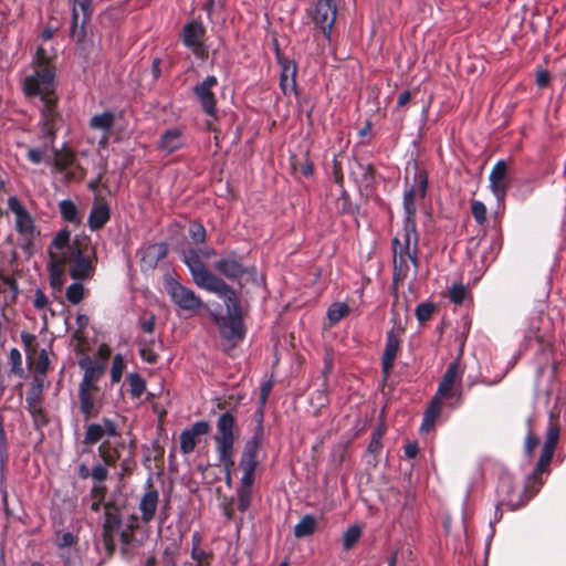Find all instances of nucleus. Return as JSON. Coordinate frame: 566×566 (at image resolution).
I'll list each match as a JSON object with an SVG mask.
<instances>
[{"label": "nucleus", "mask_w": 566, "mask_h": 566, "mask_svg": "<svg viewBox=\"0 0 566 566\" xmlns=\"http://www.w3.org/2000/svg\"><path fill=\"white\" fill-rule=\"evenodd\" d=\"M70 35L76 40L77 43H81L86 38L85 24L78 25V11L75 8L72 9V19H71V28Z\"/></svg>", "instance_id": "obj_40"}, {"label": "nucleus", "mask_w": 566, "mask_h": 566, "mask_svg": "<svg viewBox=\"0 0 566 566\" xmlns=\"http://www.w3.org/2000/svg\"><path fill=\"white\" fill-rule=\"evenodd\" d=\"M125 450L128 451V444L122 438L105 440L98 447V455L106 465L115 467Z\"/></svg>", "instance_id": "obj_18"}, {"label": "nucleus", "mask_w": 566, "mask_h": 566, "mask_svg": "<svg viewBox=\"0 0 566 566\" xmlns=\"http://www.w3.org/2000/svg\"><path fill=\"white\" fill-rule=\"evenodd\" d=\"M59 207L63 220L73 224H78L81 222L77 206L72 200L64 199L59 203Z\"/></svg>", "instance_id": "obj_32"}, {"label": "nucleus", "mask_w": 566, "mask_h": 566, "mask_svg": "<svg viewBox=\"0 0 566 566\" xmlns=\"http://www.w3.org/2000/svg\"><path fill=\"white\" fill-rule=\"evenodd\" d=\"M272 387H273V382L271 380L264 381L261 385L260 395H259V401L261 405L260 410H259V415H260L259 420L261 419V416L263 417V407L265 406V403L268 401V398L272 390Z\"/></svg>", "instance_id": "obj_63"}, {"label": "nucleus", "mask_w": 566, "mask_h": 566, "mask_svg": "<svg viewBox=\"0 0 566 566\" xmlns=\"http://www.w3.org/2000/svg\"><path fill=\"white\" fill-rule=\"evenodd\" d=\"M17 218V230L24 235H32L34 231V222L29 212L22 213Z\"/></svg>", "instance_id": "obj_45"}, {"label": "nucleus", "mask_w": 566, "mask_h": 566, "mask_svg": "<svg viewBox=\"0 0 566 566\" xmlns=\"http://www.w3.org/2000/svg\"><path fill=\"white\" fill-rule=\"evenodd\" d=\"M107 486L105 484H94L90 491V496L94 501L105 502Z\"/></svg>", "instance_id": "obj_64"}, {"label": "nucleus", "mask_w": 566, "mask_h": 566, "mask_svg": "<svg viewBox=\"0 0 566 566\" xmlns=\"http://www.w3.org/2000/svg\"><path fill=\"white\" fill-rule=\"evenodd\" d=\"M124 369L125 363L122 355H115L111 368V377L113 382H118L122 379Z\"/></svg>", "instance_id": "obj_52"}, {"label": "nucleus", "mask_w": 566, "mask_h": 566, "mask_svg": "<svg viewBox=\"0 0 566 566\" xmlns=\"http://www.w3.org/2000/svg\"><path fill=\"white\" fill-rule=\"evenodd\" d=\"M315 530H316L315 517L310 514H306L294 526V535L297 538L307 537V536L314 534Z\"/></svg>", "instance_id": "obj_33"}, {"label": "nucleus", "mask_w": 566, "mask_h": 566, "mask_svg": "<svg viewBox=\"0 0 566 566\" xmlns=\"http://www.w3.org/2000/svg\"><path fill=\"white\" fill-rule=\"evenodd\" d=\"M96 392H78L80 410L85 420L96 418L103 407L102 400L96 399Z\"/></svg>", "instance_id": "obj_24"}, {"label": "nucleus", "mask_w": 566, "mask_h": 566, "mask_svg": "<svg viewBox=\"0 0 566 566\" xmlns=\"http://www.w3.org/2000/svg\"><path fill=\"white\" fill-rule=\"evenodd\" d=\"M155 340H139L140 348L138 350L140 358L148 364H156L158 361V354L154 352L153 345Z\"/></svg>", "instance_id": "obj_41"}, {"label": "nucleus", "mask_w": 566, "mask_h": 566, "mask_svg": "<svg viewBox=\"0 0 566 566\" xmlns=\"http://www.w3.org/2000/svg\"><path fill=\"white\" fill-rule=\"evenodd\" d=\"M78 365L82 369H84L83 376L96 382H98L101 376L104 374V366L93 364L88 357L81 359Z\"/></svg>", "instance_id": "obj_34"}, {"label": "nucleus", "mask_w": 566, "mask_h": 566, "mask_svg": "<svg viewBox=\"0 0 566 566\" xmlns=\"http://www.w3.org/2000/svg\"><path fill=\"white\" fill-rule=\"evenodd\" d=\"M182 261L187 265L195 284L223 300L227 314H213L221 337L233 345L242 342L247 334L240 297L223 279L213 274L202 262L199 251L188 249Z\"/></svg>", "instance_id": "obj_1"}, {"label": "nucleus", "mask_w": 566, "mask_h": 566, "mask_svg": "<svg viewBox=\"0 0 566 566\" xmlns=\"http://www.w3.org/2000/svg\"><path fill=\"white\" fill-rule=\"evenodd\" d=\"M408 256L400 255L394 256V273L392 280L395 283L403 281L409 273V265L407 263Z\"/></svg>", "instance_id": "obj_36"}, {"label": "nucleus", "mask_w": 566, "mask_h": 566, "mask_svg": "<svg viewBox=\"0 0 566 566\" xmlns=\"http://www.w3.org/2000/svg\"><path fill=\"white\" fill-rule=\"evenodd\" d=\"M50 366V360L46 354L45 349H42L39 353V356L36 358V361L34 363V376H41L44 378L45 374L48 373Z\"/></svg>", "instance_id": "obj_51"}, {"label": "nucleus", "mask_w": 566, "mask_h": 566, "mask_svg": "<svg viewBox=\"0 0 566 566\" xmlns=\"http://www.w3.org/2000/svg\"><path fill=\"white\" fill-rule=\"evenodd\" d=\"M324 39L331 41L332 30L336 21L337 7L333 0H317L312 9L306 10Z\"/></svg>", "instance_id": "obj_9"}, {"label": "nucleus", "mask_w": 566, "mask_h": 566, "mask_svg": "<svg viewBox=\"0 0 566 566\" xmlns=\"http://www.w3.org/2000/svg\"><path fill=\"white\" fill-rule=\"evenodd\" d=\"M443 398L447 397L440 396L438 392H436V395L432 397L423 415L422 423L420 427L421 431L428 432L434 427L442 411Z\"/></svg>", "instance_id": "obj_23"}, {"label": "nucleus", "mask_w": 566, "mask_h": 566, "mask_svg": "<svg viewBox=\"0 0 566 566\" xmlns=\"http://www.w3.org/2000/svg\"><path fill=\"white\" fill-rule=\"evenodd\" d=\"M107 467L108 465H106L105 463L104 464L97 463L92 468L91 478L93 479L95 484H104V482L107 480V478H108Z\"/></svg>", "instance_id": "obj_55"}, {"label": "nucleus", "mask_w": 566, "mask_h": 566, "mask_svg": "<svg viewBox=\"0 0 566 566\" xmlns=\"http://www.w3.org/2000/svg\"><path fill=\"white\" fill-rule=\"evenodd\" d=\"M33 73L23 81V93L28 97L40 96L41 99L57 96L56 88V69L53 59L46 53V50L39 46L32 60Z\"/></svg>", "instance_id": "obj_4"}, {"label": "nucleus", "mask_w": 566, "mask_h": 566, "mask_svg": "<svg viewBox=\"0 0 566 566\" xmlns=\"http://www.w3.org/2000/svg\"><path fill=\"white\" fill-rule=\"evenodd\" d=\"M44 378L41 376H33L30 388L27 391L25 402L28 409L41 407L43 402Z\"/></svg>", "instance_id": "obj_27"}, {"label": "nucleus", "mask_w": 566, "mask_h": 566, "mask_svg": "<svg viewBox=\"0 0 566 566\" xmlns=\"http://www.w3.org/2000/svg\"><path fill=\"white\" fill-rule=\"evenodd\" d=\"M413 182L409 185L408 175L405 176V191L402 207L405 214H417L416 199H423L428 192L429 178L424 169H420L417 164L413 165Z\"/></svg>", "instance_id": "obj_7"}, {"label": "nucleus", "mask_w": 566, "mask_h": 566, "mask_svg": "<svg viewBox=\"0 0 566 566\" xmlns=\"http://www.w3.org/2000/svg\"><path fill=\"white\" fill-rule=\"evenodd\" d=\"M403 241L412 242V245H418L419 233L417 231V214H405L403 218Z\"/></svg>", "instance_id": "obj_30"}, {"label": "nucleus", "mask_w": 566, "mask_h": 566, "mask_svg": "<svg viewBox=\"0 0 566 566\" xmlns=\"http://www.w3.org/2000/svg\"><path fill=\"white\" fill-rule=\"evenodd\" d=\"M105 521L103 525V537L107 548H112V534L122 525V517L118 507L113 501L104 504Z\"/></svg>", "instance_id": "obj_17"}, {"label": "nucleus", "mask_w": 566, "mask_h": 566, "mask_svg": "<svg viewBox=\"0 0 566 566\" xmlns=\"http://www.w3.org/2000/svg\"><path fill=\"white\" fill-rule=\"evenodd\" d=\"M361 536V530L359 526L354 525L348 527L342 538L343 548L348 551L355 546V544L359 541Z\"/></svg>", "instance_id": "obj_42"}, {"label": "nucleus", "mask_w": 566, "mask_h": 566, "mask_svg": "<svg viewBox=\"0 0 566 566\" xmlns=\"http://www.w3.org/2000/svg\"><path fill=\"white\" fill-rule=\"evenodd\" d=\"M30 415L33 418V423L35 428H42L48 426L49 418L42 407H34V409H28Z\"/></svg>", "instance_id": "obj_59"}, {"label": "nucleus", "mask_w": 566, "mask_h": 566, "mask_svg": "<svg viewBox=\"0 0 566 566\" xmlns=\"http://www.w3.org/2000/svg\"><path fill=\"white\" fill-rule=\"evenodd\" d=\"M65 261L70 262L69 273L72 279L77 281L88 280L95 272V249L91 247L87 238L74 239Z\"/></svg>", "instance_id": "obj_6"}, {"label": "nucleus", "mask_w": 566, "mask_h": 566, "mask_svg": "<svg viewBox=\"0 0 566 566\" xmlns=\"http://www.w3.org/2000/svg\"><path fill=\"white\" fill-rule=\"evenodd\" d=\"M111 209L101 196L96 195L88 216L87 224L92 231H98L109 221Z\"/></svg>", "instance_id": "obj_19"}, {"label": "nucleus", "mask_w": 566, "mask_h": 566, "mask_svg": "<svg viewBox=\"0 0 566 566\" xmlns=\"http://www.w3.org/2000/svg\"><path fill=\"white\" fill-rule=\"evenodd\" d=\"M213 268L220 275L231 281H240L248 272L234 251L217 260Z\"/></svg>", "instance_id": "obj_14"}, {"label": "nucleus", "mask_w": 566, "mask_h": 566, "mask_svg": "<svg viewBox=\"0 0 566 566\" xmlns=\"http://www.w3.org/2000/svg\"><path fill=\"white\" fill-rule=\"evenodd\" d=\"M400 346L401 339L399 338L398 333L394 328L388 331L386 334L385 349L381 356L382 373L386 377L391 373L394 368Z\"/></svg>", "instance_id": "obj_16"}, {"label": "nucleus", "mask_w": 566, "mask_h": 566, "mask_svg": "<svg viewBox=\"0 0 566 566\" xmlns=\"http://www.w3.org/2000/svg\"><path fill=\"white\" fill-rule=\"evenodd\" d=\"M180 451L184 454L191 453L197 446V437H195L189 429L184 430L179 437Z\"/></svg>", "instance_id": "obj_44"}, {"label": "nucleus", "mask_w": 566, "mask_h": 566, "mask_svg": "<svg viewBox=\"0 0 566 566\" xmlns=\"http://www.w3.org/2000/svg\"><path fill=\"white\" fill-rule=\"evenodd\" d=\"M218 85V78L214 75H208L203 81L193 86V94L199 102L202 111L210 117L217 118V97L212 88Z\"/></svg>", "instance_id": "obj_12"}, {"label": "nucleus", "mask_w": 566, "mask_h": 566, "mask_svg": "<svg viewBox=\"0 0 566 566\" xmlns=\"http://www.w3.org/2000/svg\"><path fill=\"white\" fill-rule=\"evenodd\" d=\"M129 392L133 398H139L146 390L145 379L137 373H133L127 378Z\"/></svg>", "instance_id": "obj_39"}, {"label": "nucleus", "mask_w": 566, "mask_h": 566, "mask_svg": "<svg viewBox=\"0 0 566 566\" xmlns=\"http://www.w3.org/2000/svg\"><path fill=\"white\" fill-rule=\"evenodd\" d=\"M168 254V244L165 242L149 244L143 253L142 262L149 268L154 269L158 262L165 259Z\"/></svg>", "instance_id": "obj_26"}, {"label": "nucleus", "mask_w": 566, "mask_h": 566, "mask_svg": "<svg viewBox=\"0 0 566 566\" xmlns=\"http://www.w3.org/2000/svg\"><path fill=\"white\" fill-rule=\"evenodd\" d=\"M263 441L262 418L258 421V426L253 436L244 443L239 469L242 471L240 486L237 489V509L244 513L249 510L252 502V486L255 479V471L260 465L259 452Z\"/></svg>", "instance_id": "obj_3"}, {"label": "nucleus", "mask_w": 566, "mask_h": 566, "mask_svg": "<svg viewBox=\"0 0 566 566\" xmlns=\"http://www.w3.org/2000/svg\"><path fill=\"white\" fill-rule=\"evenodd\" d=\"M340 200H342L340 212L343 214L355 216L358 212V210H359L358 206L354 205L350 201V197L346 190L342 191Z\"/></svg>", "instance_id": "obj_57"}, {"label": "nucleus", "mask_w": 566, "mask_h": 566, "mask_svg": "<svg viewBox=\"0 0 566 566\" xmlns=\"http://www.w3.org/2000/svg\"><path fill=\"white\" fill-rule=\"evenodd\" d=\"M73 8L77 11L80 9L83 13V24H86L92 15V2L91 0H72Z\"/></svg>", "instance_id": "obj_62"}, {"label": "nucleus", "mask_w": 566, "mask_h": 566, "mask_svg": "<svg viewBox=\"0 0 566 566\" xmlns=\"http://www.w3.org/2000/svg\"><path fill=\"white\" fill-rule=\"evenodd\" d=\"M281 67L280 73V88L285 96H290L292 93L298 95L296 75L297 64L294 60L285 61L283 64H279Z\"/></svg>", "instance_id": "obj_20"}, {"label": "nucleus", "mask_w": 566, "mask_h": 566, "mask_svg": "<svg viewBox=\"0 0 566 566\" xmlns=\"http://www.w3.org/2000/svg\"><path fill=\"white\" fill-rule=\"evenodd\" d=\"M349 313V306L346 303H334L327 310V318L331 326L339 323Z\"/></svg>", "instance_id": "obj_35"}, {"label": "nucleus", "mask_w": 566, "mask_h": 566, "mask_svg": "<svg viewBox=\"0 0 566 566\" xmlns=\"http://www.w3.org/2000/svg\"><path fill=\"white\" fill-rule=\"evenodd\" d=\"M84 286L80 282L72 283L67 286L65 296L72 304H78L84 298Z\"/></svg>", "instance_id": "obj_46"}, {"label": "nucleus", "mask_w": 566, "mask_h": 566, "mask_svg": "<svg viewBox=\"0 0 566 566\" xmlns=\"http://www.w3.org/2000/svg\"><path fill=\"white\" fill-rule=\"evenodd\" d=\"M465 296L467 289L462 284H453L449 290V300L457 305L462 304Z\"/></svg>", "instance_id": "obj_56"}, {"label": "nucleus", "mask_w": 566, "mask_h": 566, "mask_svg": "<svg viewBox=\"0 0 566 566\" xmlns=\"http://www.w3.org/2000/svg\"><path fill=\"white\" fill-rule=\"evenodd\" d=\"M191 558L196 562V564H201L205 562H208V566L211 565V562L213 559V553L211 551L207 552L205 549H202L201 547L199 548H191Z\"/></svg>", "instance_id": "obj_60"}, {"label": "nucleus", "mask_w": 566, "mask_h": 566, "mask_svg": "<svg viewBox=\"0 0 566 566\" xmlns=\"http://www.w3.org/2000/svg\"><path fill=\"white\" fill-rule=\"evenodd\" d=\"M105 436L101 423H91L86 427L84 443L95 444Z\"/></svg>", "instance_id": "obj_43"}, {"label": "nucleus", "mask_w": 566, "mask_h": 566, "mask_svg": "<svg viewBox=\"0 0 566 566\" xmlns=\"http://www.w3.org/2000/svg\"><path fill=\"white\" fill-rule=\"evenodd\" d=\"M464 339L460 344V352L457 359L449 364L447 367L441 381L439 382L437 392L440 396L453 397L458 396V400L461 399V380L463 375V369L461 368L460 360L463 354Z\"/></svg>", "instance_id": "obj_10"}, {"label": "nucleus", "mask_w": 566, "mask_h": 566, "mask_svg": "<svg viewBox=\"0 0 566 566\" xmlns=\"http://www.w3.org/2000/svg\"><path fill=\"white\" fill-rule=\"evenodd\" d=\"M527 433L524 441V453L531 457L539 444V438L534 433L532 419L526 420Z\"/></svg>", "instance_id": "obj_38"}, {"label": "nucleus", "mask_w": 566, "mask_h": 566, "mask_svg": "<svg viewBox=\"0 0 566 566\" xmlns=\"http://www.w3.org/2000/svg\"><path fill=\"white\" fill-rule=\"evenodd\" d=\"M189 235L195 243H205L207 239V231L199 222H193L189 227Z\"/></svg>", "instance_id": "obj_54"}, {"label": "nucleus", "mask_w": 566, "mask_h": 566, "mask_svg": "<svg viewBox=\"0 0 566 566\" xmlns=\"http://www.w3.org/2000/svg\"><path fill=\"white\" fill-rule=\"evenodd\" d=\"M147 489L139 502V511L144 523L153 521L159 502V493L153 486L150 480L147 482Z\"/></svg>", "instance_id": "obj_22"}, {"label": "nucleus", "mask_w": 566, "mask_h": 566, "mask_svg": "<svg viewBox=\"0 0 566 566\" xmlns=\"http://www.w3.org/2000/svg\"><path fill=\"white\" fill-rule=\"evenodd\" d=\"M43 102L42 122L45 134L52 139L55 137L56 126L55 122L60 117L56 111L59 97H46L41 99Z\"/></svg>", "instance_id": "obj_21"}, {"label": "nucleus", "mask_w": 566, "mask_h": 566, "mask_svg": "<svg viewBox=\"0 0 566 566\" xmlns=\"http://www.w3.org/2000/svg\"><path fill=\"white\" fill-rule=\"evenodd\" d=\"M164 285L171 301L180 308L186 311H196L203 305L199 295L174 277H166Z\"/></svg>", "instance_id": "obj_11"}, {"label": "nucleus", "mask_w": 566, "mask_h": 566, "mask_svg": "<svg viewBox=\"0 0 566 566\" xmlns=\"http://www.w3.org/2000/svg\"><path fill=\"white\" fill-rule=\"evenodd\" d=\"M206 33L207 29L202 21L191 20L182 27L179 34L182 44L202 61L209 56V48L205 43Z\"/></svg>", "instance_id": "obj_8"}, {"label": "nucleus", "mask_w": 566, "mask_h": 566, "mask_svg": "<svg viewBox=\"0 0 566 566\" xmlns=\"http://www.w3.org/2000/svg\"><path fill=\"white\" fill-rule=\"evenodd\" d=\"M54 151V161L53 166L56 171L65 172L64 179L66 182H71L77 179L76 171L71 170L70 168L75 167L76 170H81L80 165L76 164V155L70 148H63L62 150L53 149Z\"/></svg>", "instance_id": "obj_15"}, {"label": "nucleus", "mask_w": 566, "mask_h": 566, "mask_svg": "<svg viewBox=\"0 0 566 566\" xmlns=\"http://www.w3.org/2000/svg\"><path fill=\"white\" fill-rule=\"evenodd\" d=\"M360 169L363 170L361 174V182L366 188L371 187L375 182V175L376 170L375 167L371 164L367 165H359Z\"/></svg>", "instance_id": "obj_61"}, {"label": "nucleus", "mask_w": 566, "mask_h": 566, "mask_svg": "<svg viewBox=\"0 0 566 566\" xmlns=\"http://www.w3.org/2000/svg\"><path fill=\"white\" fill-rule=\"evenodd\" d=\"M182 133L178 128L167 129L163 133L158 142V148L167 154H172L182 148Z\"/></svg>", "instance_id": "obj_25"}, {"label": "nucleus", "mask_w": 566, "mask_h": 566, "mask_svg": "<svg viewBox=\"0 0 566 566\" xmlns=\"http://www.w3.org/2000/svg\"><path fill=\"white\" fill-rule=\"evenodd\" d=\"M115 116L111 111H105L101 114L94 115L90 119V127L92 129H101L108 135L114 126Z\"/></svg>", "instance_id": "obj_29"}, {"label": "nucleus", "mask_w": 566, "mask_h": 566, "mask_svg": "<svg viewBox=\"0 0 566 566\" xmlns=\"http://www.w3.org/2000/svg\"><path fill=\"white\" fill-rule=\"evenodd\" d=\"M0 280L2 281V283L8 287V290L11 293L10 302L14 303L19 295V292H20L19 284L17 282V280L13 276L4 275L1 272H0Z\"/></svg>", "instance_id": "obj_58"}, {"label": "nucleus", "mask_w": 566, "mask_h": 566, "mask_svg": "<svg viewBox=\"0 0 566 566\" xmlns=\"http://www.w3.org/2000/svg\"><path fill=\"white\" fill-rule=\"evenodd\" d=\"M471 213L478 224L482 226L486 221V207L482 201H472Z\"/></svg>", "instance_id": "obj_50"}, {"label": "nucleus", "mask_w": 566, "mask_h": 566, "mask_svg": "<svg viewBox=\"0 0 566 566\" xmlns=\"http://www.w3.org/2000/svg\"><path fill=\"white\" fill-rule=\"evenodd\" d=\"M560 432L559 413L551 411L546 428V439L541 457L537 460L533 472L525 479L522 489H516L510 478L502 479L497 486L499 502L496 512L501 506L516 511L525 506L541 491L544 479L543 474L549 472V465L558 443Z\"/></svg>", "instance_id": "obj_2"}, {"label": "nucleus", "mask_w": 566, "mask_h": 566, "mask_svg": "<svg viewBox=\"0 0 566 566\" xmlns=\"http://www.w3.org/2000/svg\"><path fill=\"white\" fill-rule=\"evenodd\" d=\"M386 432V427L384 423H379L370 434V441L366 449V453L371 454L375 460V464L377 463V458L382 450L381 439Z\"/></svg>", "instance_id": "obj_28"}, {"label": "nucleus", "mask_w": 566, "mask_h": 566, "mask_svg": "<svg viewBox=\"0 0 566 566\" xmlns=\"http://www.w3.org/2000/svg\"><path fill=\"white\" fill-rule=\"evenodd\" d=\"M489 180L490 189L497 202H503L511 185L509 178V165L505 160L500 159L494 164L491 169Z\"/></svg>", "instance_id": "obj_13"}, {"label": "nucleus", "mask_w": 566, "mask_h": 566, "mask_svg": "<svg viewBox=\"0 0 566 566\" xmlns=\"http://www.w3.org/2000/svg\"><path fill=\"white\" fill-rule=\"evenodd\" d=\"M234 415L230 411L223 412L218 418L217 434L213 437L219 462L224 468V481L229 488L232 484L231 471L234 467Z\"/></svg>", "instance_id": "obj_5"}, {"label": "nucleus", "mask_w": 566, "mask_h": 566, "mask_svg": "<svg viewBox=\"0 0 566 566\" xmlns=\"http://www.w3.org/2000/svg\"><path fill=\"white\" fill-rule=\"evenodd\" d=\"M70 239H71V232L66 229H62L54 237V239L52 241V245L57 250L67 249L66 255H69L70 247L72 245V242H70Z\"/></svg>", "instance_id": "obj_47"}, {"label": "nucleus", "mask_w": 566, "mask_h": 566, "mask_svg": "<svg viewBox=\"0 0 566 566\" xmlns=\"http://www.w3.org/2000/svg\"><path fill=\"white\" fill-rule=\"evenodd\" d=\"M290 164L294 171H300L305 177H311L314 172V165L310 160L307 153L302 158L297 155H291Z\"/></svg>", "instance_id": "obj_31"}, {"label": "nucleus", "mask_w": 566, "mask_h": 566, "mask_svg": "<svg viewBox=\"0 0 566 566\" xmlns=\"http://www.w3.org/2000/svg\"><path fill=\"white\" fill-rule=\"evenodd\" d=\"M434 304L431 302L420 303L415 311L416 317L420 323L429 321L434 312Z\"/></svg>", "instance_id": "obj_49"}, {"label": "nucleus", "mask_w": 566, "mask_h": 566, "mask_svg": "<svg viewBox=\"0 0 566 566\" xmlns=\"http://www.w3.org/2000/svg\"><path fill=\"white\" fill-rule=\"evenodd\" d=\"M135 452H136V443L135 440H132L128 443L127 454L120 461V469L123 475H130L136 468L135 461Z\"/></svg>", "instance_id": "obj_37"}, {"label": "nucleus", "mask_w": 566, "mask_h": 566, "mask_svg": "<svg viewBox=\"0 0 566 566\" xmlns=\"http://www.w3.org/2000/svg\"><path fill=\"white\" fill-rule=\"evenodd\" d=\"M9 358H10V363L12 366L11 367L12 374H14L15 376H19V377H23L24 370L22 368V357H21L20 352L17 348H12L10 350Z\"/></svg>", "instance_id": "obj_53"}, {"label": "nucleus", "mask_w": 566, "mask_h": 566, "mask_svg": "<svg viewBox=\"0 0 566 566\" xmlns=\"http://www.w3.org/2000/svg\"><path fill=\"white\" fill-rule=\"evenodd\" d=\"M392 256L406 255L408 256L412 251V242H401L398 237L391 240Z\"/></svg>", "instance_id": "obj_48"}]
</instances>
